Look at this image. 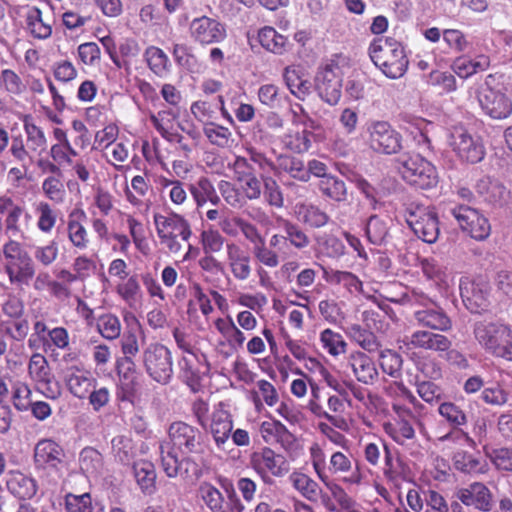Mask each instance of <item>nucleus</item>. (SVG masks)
Wrapping results in <instances>:
<instances>
[{
  "label": "nucleus",
  "instance_id": "44",
  "mask_svg": "<svg viewBox=\"0 0 512 512\" xmlns=\"http://www.w3.org/2000/svg\"><path fill=\"white\" fill-rule=\"evenodd\" d=\"M261 46L274 54H283L286 51L287 38L279 34L273 27L266 26L258 33Z\"/></svg>",
  "mask_w": 512,
  "mask_h": 512
},
{
  "label": "nucleus",
  "instance_id": "36",
  "mask_svg": "<svg viewBox=\"0 0 512 512\" xmlns=\"http://www.w3.org/2000/svg\"><path fill=\"white\" fill-rule=\"evenodd\" d=\"M25 22L27 30L34 38L47 39L52 34L51 25L43 19L42 12L38 7H26Z\"/></svg>",
  "mask_w": 512,
  "mask_h": 512
},
{
  "label": "nucleus",
  "instance_id": "37",
  "mask_svg": "<svg viewBox=\"0 0 512 512\" xmlns=\"http://www.w3.org/2000/svg\"><path fill=\"white\" fill-rule=\"evenodd\" d=\"M23 128L26 134V145L29 153L41 155L47 149V138L44 131L37 126L31 117L23 120Z\"/></svg>",
  "mask_w": 512,
  "mask_h": 512
},
{
  "label": "nucleus",
  "instance_id": "63",
  "mask_svg": "<svg viewBox=\"0 0 512 512\" xmlns=\"http://www.w3.org/2000/svg\"><path fill=\"white\" fill-rule=\"evenodd\" d=\"M114 458L123 464H129L134 457L132 440L126 435H117L111 441Z\"/></svg>",
  "mask_w": 512,
  "mask_h": 512
},
{
  "label": "nucleus",
  "instance_id": "53",
  "mask_svg": "<svg viewBox=\"0 0 512 512\" xmlns=\"http://www.w3.org/2000/svg\"><path fill=\"white\" fill-rule=\"evenodd\" d=\"M145 60L151 71L157 76L163 77L169 72L170 62L165 52L156 47L149 46L144 53Z\"/></svg>",
  "mask_w": 512,
  "mask_h": 512
},
{
  "label": "nucleus",
  "instance_id": "55",
  "mask_svg": "<svg viewBox=\"0 0 512 512\" xmlns=\"http://www.w3.org/2000/svg\"><path fill=\"white\" fill-rule=\"evenodd\" d=\"M438 413L452 428H461L468 423L466 412L453 402L439 403Z\"/></svg>",
  "mask_w": 512,
  "mask_h": 512
},
{
  "label": "nucleus",
  "instance_id": "33",
  "mask_svg": "<svg viewBox=\"0 0 512 512\" xmlns=\"http://www.w3.org/2000/svg\"><path fill=\"white\" fill-rule=\"evenodd\" d=\"M189 191L197 208L203 207L207 202L215 206L220 203V197L212 182L206 177H201L195 183L190 184Z\"/></svg>",
  "mask_w": 512,
  "mask_h": 512
},
{
  "label": "nucleus",
  "instance_id": "30",
  "mask_svg": "<svg viewBox=\"0 0 512 512\" xmlns=\"http://www.w3.org/2000/svg\"><path fill=\"white\" fill-rule=\"evenodd\" d=\"M116 370L119 377V385L123 392V398L131 397L138 385V373L134 359L118 358Z\"/></svg>",
  "mask_w": 512,
  "mask_h": 512
},
{
  "label": "nucleus",
  "instance_id": "57",
  "mask_svg": "<svg viewBox=\"0 0 512 512\" xmlns=\"http://www.w3.org/2000/svg\"><path fill=\"white\" fill-rule=\"evenodd\" d=\"M365 232L372 244H383L389 235L388 220L377 215L371 216L367 221Z\"/></svg>",
  "mask_w": 512,
  "mask_h": 512
},
{
  "label": "nucleus",
  "instance_id": "52",
  "mask_svg": "<svg viewBox=\"0 0 512 512\" xmlns=\"http://www.w3.org/2000/svg\"><path fill=\"white\" fill-rule=\"evenodd\" d=\"M260 433L265 442H287L292 438L291 433L280 421L271 419L263 421L260 425Z\"/></svg>",
  "mask_w": 512,
  "mask_h": 512
},
{
  "label": "nucleus",
  "instance_id": "11",
  "mask_svg": "<svg viewBox=\"0 0 512 512\" xmlns=\"http://www.w3.org/2000/svg\"><path fill=\"white\" fill-rule=\"evenodd\" d=\"M343 72L341 67L334 63L321 66L315 77V87L319 96L328 104L336 105L342 95Z\"/></svg>",
  "mask_w": 512,
  "mask_h": 512
},
{
  "label": "nucleus",
  "instance_id": "22",
  "mask_svg": "<svg viewBox=\"0 0 512 512\" xmlns=\"http://www.w3.org/2000/svg\"><path fill=\"white\" fill-rule=\"evenodd\" d=\"M226 263L232 276L238 281H246L252 273V258L240 245L228 242L225 245Z\"/></svg>",
  "mask_w": 512,
  "mask_h": 512
},
{
  "label": "nucleus",
  "instance_id": "21",
  "mask_svg": "<svg viewBox=\"0 0 512 512\" xmlns=\"http://www.w3.org/2000/svg\"><path fill=\"white\" fill-rule=\"evenodd\" d=\"M455 497L465 506H472L482 512L493 509V494L482 482H473L456 490Z\"/></svg>",
  "mask_w": 512,
  "mask_h": 512
},
{
  "label": "nucleus",
  "instance_id": "43",
  "mask_svg": "<svg viewBox=\"0 0 512 512\" xmlns=\"http://www.w3.org/2000/svg\"><path fill=\"white\" fill-rule=\"evenodd\" d=\"M384 431L398 444L415 437V430L408 419H392L384 423Z\"/></svg>",
  "mask_w": 512,
  "mask_h": 512
},
{
  "label": "nucleus",
  "instance_id": "4",
  "mask_svg": "<svg viewBox=\"0 0 512 512\" xmlns=\"http://www.w3.org/2000/svg\"><path fill=\"white\" fill-rule=\"evenodd\" d=\"M373 63L391 79L402 77L408 68V58L404 47L391 38L375 39L369 46Z\"/></svg>",
  "mask_w": 512,
  "mask_h": 512
},
{
  "label": "nucleus",
  "instance_id": "50",
  "mask_svg": "<svg viewBox=\"0 0 512 512\" xmlns=\"http://www.w3.org/2000/svg\"><path fill=\"white\" fill-rule=\"evenodd\" d=\"M28 375L38 384H49L51 381V372L47 359L40 353L31 355L28 363Z\"/></svg>",
  "mask_w": 512,
  "mask_h": 512
},
{
  "label": "nucleus",
  "instance_id": "38",
  "mask_svg": "<svg viewBox=\"0 0 512 512\" xmlns=\"http://www.w3.org/2000/svg\"><path fill=\"white\" fill-rule=\"evenodd\" d=\"M489 65L490 60L486 55H478L474 59L462 56L455 59L452 69L459 77L468 78L473 74L485 71Z\"/></svg>",
  "mask_w": 512,
  "mask_h": 512
},
{
  "label": "nucleus",
  "instance_id": "64",
  "mask_svg": "<svg viewBox=\"0 0 512 512\" xmlns=\"http://www.w3.org/2000/svg\"><path fill=\"white\" fill-rule=\"evenodd\" d=\"M33 257L40 266H51L59 257L58 242L52 239L44 245L35 246L33 249Z\"/></svg>",
  "mask_w": 512,
  "mask_h": 512
},
{
  "label": "nucleus",
  "instance_id": "1",
  "mask_svg": "<svg viewBox=\"0 0 512 512\" xmlns=\"http://www.w3.org/2000/svg\"><path fill=\"white\" fill-rule=\"evenodd\" d=\"M168 441L160 443L161 466L170 478L196 475L198 465L190 456L204 452L201 431L186 422L175 421L168 428Z\"/></svg>",
  "mask_w": 512,
  "mask_h": 512
},
{
  "label": "nucleus",
  "instance_id": "49",
  "mask_svg": "<svg viewBox=\"0 0 512 512\" xmlns=\"http://www.w3.org/2000/svg\"><path fill=\"white\" fill-rule=\"evenodd\" d=\"M319 340L322 348L333 357L345 354L347 351L348 345L343 336L330 328L321 331Z\"/></svg>",
  "mask_w": 512,
  "mask_h": 512
},
{
  "label": "nucleus",
  "instance_id": "47",
  "mask_svg": "<svg viewBox=\"0 0 512 512\" xmlns=\"http://www.w3.org/2000/svg\"><path fill=\"white\" fill-rule=\"evenodd\" d=\"M312 136L308 130L290 131L282 137V144L293 153L302 154L311 148Z\"/></svg>",
  "mask_w": 512,
  "mask_h": 512
},
{
  "label": "nucleus",
  "instance_id": "10",
  "mask_svg": "<svg viewBox=\"0 0 512 512\" xmlns=\"http://www.w3.org/2000/svg\"><path fill=\"white\" fill-rule=\"evenodd\" d=\"M222 487L227 493L226 505L223 494L211 483H201L198 493L202 501L212 512H243L244 505L235 493L232 483L224 480Z\"/></svg>",
  "mask_w": 512,
  "mask_h": 512
},
{
  "label": "nucleus",
  "instance_id": "61",
  "mask_svg": "<svg viewBox=\"0 0 512 512\" xmlns=\"http://www.w3.org/2000/svg\"><path fill=\"white\" fill-rule=\"evenodd\" d=\"M116 291L130 307H134L142 297L141 287L136 276H131L118 284Z\"/></svg>",
  "mask_w": 512,
  "mask_h": 512
},
{
  "label": "nucleus",
  "instance_id": "5",
  "mask_svg": "<svg viewBox=\"0 0 512 512\" xmlns=\"http://www.w3.org/2000/svg\"><path fill=\"white\" fill-rule=\"evenodd\" d=\"M409 300L412 304L418 306L413 313V317L419 326L440 332H447L452 329L451 318L425 292L420 289H413L410 292Z\"/></svg>",
  "mask_w": 512,
  "mask_h": 512
},
{
  "label": "nucleus",
  "instance_id": "56",
  "mask_svg": "<svg viewBox=\"0 0 512 512\" xmlns=\"http://www.w3.org/2000/svg\"><path fill=\"white\" fill-rule=\"evenodd\" d=\"M96 327L100 335L109 341L118 339L122 331L119 318L112 313L100 315L97 318Z\"/></svg>",
  "mask_w": 512,
  "mask_h": 512
},
{
  "label": "nucleus",
  "instance_id": "45",
  "mask_svg": "<svg viewBox=\"0 0 512 512\" xmlns=\"http://www.w3.org/2000/svg\"><path fill=\"white\" fill-rule=\"evenodd\" d=\"M65 512H104L99 503H93L89 493L75 495L68 493L65 496Z\"/></svg>",
  "mask_w": 512,
  "mask_h": 512
},
{
  "label": "nucleus",
  "instance_id": "59",
  "mask_svg": "<svg viewBox=\"0 0 512 512\" xmlns=\"http://www.w3.org/2000/svg\"><path fill=\"white\" fill-rule=\"evenodd\" d=\"M347 335L361 348L368 352L376 351L379 347V343L375 335L358 324L349 326L347 329Z\"/></svg>",
  "mask_w": 512,
  "mask_h": 512
},
{
  "label": "nucleus",
  "instance_id": "35",
  "mask_svg": "<svg viewBox=\"0 0 512 512\" xmlns=\"http://www.w3.org/2000/svg\"><path fill=\"white\" fill-rule=\"evenodd\" d=\"M424 276L432 281L440 289L447 288L451 280V274L446 266L434 258H424L420 261Z\"/></svg>",
  "mask_w": 512,
  "mask_h": 512
},
{
  "label": "nucleus",
  "instance_id": "14",
  "mask_svg": "<svg viewBox=\"0 0 512 512\" xmlns=\"http://www.w3.org/2000/svg\"><path fill=\"white\" fill-rule=\"evenodd\" d=\"M370 147L384 154H395L402 148L401 135L386 121H372L367 128Z\"/></svg>",
  "mask_w": 512,
  "mask_h": 512
},
{
  "label": "nucleus",
  "instance_id": "28",
  "mask_svg": "<svg viewBox=\"0 0 512 512\" xmlns=\"http://www.w3.org/2000/svg\"><path fill=\"white\" fill-rule=\"evenodd\" d=\"M86 219V213L83 210L72 211L67 221V237L71 245L80 250H86L89 246L88 231L82 221Z\"/></svg>",
  "mask_w": 512,
  "mask_h": 512
},
{
  "label": "nucleus",
  "instance_id": "12",
  "mask_svg": "<svg viewBox=\"0 0 512 512\" xmlns=\"http://www.w3.org/2000/svg\"><path fill=\"white\" fill-rule=\"evenodd\" d=\"M250 466L265 484H271L272 477H283L289 471L285 458L270 448L253 453Z\"/></svg>",
  "mask_w": 512,
  "mask_h": 512
},
{
  "label": "nucleus",
  "instance_id": "18",
  "mask_svg": "<svg viewBox=\"0 0 512 512\" xmlns=\"http://www.w3.org/2000/svg\"><path fill=\"white\" fill-rule=\"evenodd\" d=\"M202 428L211 434L216 447L223 450L233 429V419L228 406L223 402L215 405L208 419V427Z\"/></svg>",
  "mask_w": 512,
  "mask_h": 512
},
{
  "label": "nucleus",
  "instance_id": "20",
  "mask_svg": "<svg viewBox=\"0 0 512 512\" xmlns=\"http://www.w3.org/2000/svg\"><path fill=\"white\" fill-rule=\"evenodd\" d=\"M479 103L485 114L493 119H505L512 114V100L502 90L485 87L479 94Z\"/></svg>",
  "mask_w": 512,
  "mask_h": 512
},
{
  "label": "nucleus",
  "instance_id": "40",
  "mask_svg": "<svg viewBox=\"0 0 512 512\" xmlns=\"http://www.w3.org/2000/svg\"><path fill=\"white\" fill-rule=\"evenodd\" d=\"M33 210L37 229L45 235L51 234L57 223V211L44 200L35 202Z\"/></svg>",
  "mask_w": 512,
  "mask_h": 512
},
{
  "label": "nucleus",
  "instance_id": "62",
  "mask_svg": "<svg viewBox=\"0 0 512 512\" xmlns=\"http://www.w3.org/2000/svg\"><path fill=\"white\" fill-rule=\"evenodd\" d=\"M350 134H345L344 130L339 131L331 129L325 137V145L327 149L337 156H346L349 152Z\"/></svg>",
  "mask_w": 512,
  "mask_h": 512
},
{
  "label": "nucleus",
  "instance_id": "6",
  "mask_svg": "<svg viewBox=\"0 0 512 512\" xmlns=\"http://www.w3.org/2000/svg\"><path fill=\"white\" fill-rule=\"evenodd\" d=\"M398 171L407 183L420 189L433 188L438 182L435 167L419 154L400 157Z\"/></svg>",
  "mask_w": 512,
  "mask_h": 512
},
{
  "label": "nucleus",
  "instance_id": "2",
  "mask_svg": "<svg viewBox=\"0 0 512 512\" xmlns=\"http://www.w3.org/2000/svg\"><path fill=\"white\" fill-rule=\"evenodd\" d=\"M473 334L489 355L512 361V329L498 320H481L474 324Z\"/></svg>",
  "mask_w": 512,
  "mask_h": 512
},
{
  "label": "nucleus",
  "instance_id": "42",
  "mask_svg": "<svg viewBox=\"0 0 512 512\" xmlns=\"http://www.w3.org/2000/svg\"><path fill=\"white\" fill-rule=\"evenodd\" d=\"M176 115L171 110H161L150 115V121L160 135L168 141L180 140L181 136L173 132Z\"/></svg>",
  "mask_w": 512,
  "mask_h": 512
},
{
  "label": "nucleus",
  "instance_id": "23",
  "mask_svg": "<svg viewBox=\"0 0 512 512\" xmlns=\"http://www.w3.org/2000/svg\"><path fill=\"white\" fill-rule=\"evenodd\" d=\"M8 492L19 500H30L38 491V483L35 478L20 470H10L5 480Z\"/></svg>",
  "mask_w": 512,
  "mask_h": 512
},
{
  "label": "nucleus",
  "instance_id": "13",
  "mask_svg": "<svg viewBox=\"0 0 512 512\" xmlns=\"http://www.w3.org/2000/svg\"><path fill=\"white\" fill-rule=\"evenodd\" d=\"M451 213L461 230L466 232L473 239L482 241L490 235V223L477 209L461 205L453 208Z\"/></svg>",
  "mask_w": 512,
  "mask_h": 512
},
{
  "label": "nucleus",
  "instance_id": "27",
  "mask_svg": "<svg viewBox=\"0 0 512 512\" xmlns=\"http://www.w3.org/2000/svg\"><path fill=\"white\" fill-rule=\"evenodd\" d=\"M5 272L9 282L17 287L28 286L35 276V264L29 255L26 258L5 263Z\"/></svg>",
  "mask_w": 512,
  "mask_h": 512
},
{
  "label": "nucleus",
  "instance_id": "34",
  "mask_svg": "<svg viewBox=\"0 0 512 512\" xmlns=\"http://www.w3.org/2000/svg\"><path fill=\"white\" fill-rule=\"evenodd\" d=\"M323 278L332 285H341L351 294L362 292V282L349 271H341L322 267Z\"/></svg>",
  "mask_w": 512,
  "mask_h": 512
},
{
  "label": "nucleus",
  "instance_id": "26",
  "mask_svg": "<svg viewBox=\"0 0 512 512\" xmlns=\"http://www.w3.org/2000/svg\"><path fill=\"white\" fill-rule=\"evenodd\" d=\"M214 326L223 338L220 344L227 346L231 353L243 348L246 337L244 332L234 323L231 316L217 318L214 321Z\"/></svg>",
  "mask_w": 512,
  "mask_h": 512
},
{
  "label": "nucleus",
  "instance_id": "15",
  "mask_svg": "<svg viewBox=\"0 0 512 512\" xmlns=\"http://www.w3.org/2000/svg\"><path fill=\"white\" fill-rule=\"evenodd\" d=\"M460 295L466 308L472 313H480L489 305L490 286L481 279L464 277L459 284Z\"/></svg>",
  "mask_w": 512,
  "mask_h": 512
},
{
  "label": "nucleus",
  "instance_id": "39",
  "mask_svg": "<svg viewBox=\"0 0 512 512\" xmlns=\"http://www.w3.org/2000/svg\"><path fill=\"white\" fill-rule=\"evenodd\" d=\"M456 470L467 474H484L487 472V464L480 456L467 451L459 450L452 458Z\"/></svg>",
  "mask_w": 512,
  "mask_h": 512
},
{
  "label": "nucleus",
  "instance_id": "41",
  "mask_svg": "<svg viewBox=\"0 0 512 512\" xmlns=\"http://www.w3.org/2000/svg\"><path fill=\"white\" fill-rule=\"evenodd\" d=\"M318 187L322 195L335 202H345L348 198L345 182L334 175L321 179Z\"/></svg>",
  "mask_w": 512,
  "mask_h": 512
},
{
  "label": "nucleus",
  "instance_id": "7",
  "mask_svg": "<svg viewBox=\"0 0 512 512\" xmlns=\"http://www.w3.org/2000/svg\"><path fill=\"white\" fill-rule=\"evenodd\" d=\"M405 218L415 235L424 242L432 244L437 241L440 229L437 213L433 207L410 203L406 207Z\"/></svg>",
  "mask_w": 512,
  "mask_h": 512
},
{
  "label": "nucleus",
  "instance_id": "8",
  "mask_svg": "<svg viewBox=\"0 0 512 512\" xmlns=\"http://www.w3.org/2000/svg\"><path fill=\"white\" fill-rule=\"evenodd\" d=\"M142 362L147 374L160 384L170 382L173 375L171 351L163 344L151 343L142 353Z\"/></svg>",
  "mask_w": 512,
  "mask_h": 512
},
{
  "label": "nucleus",
  "instance_id": "17",
  "mask_svg": "<svg viewBox=\"0 0 512 512\" xmlns=\"http://www.w3.org/2000/svg\"><path fill=\"white\" fill-rule=\"evenodd\" d=\"M63 448L52 439H41L35 447L33 461L35 469L42 471H58L64 464Z\"/></svg>",
  "mask_w": 512,
  "mask_h": 512
},
{
  "label": "nucleus",
  "instance_id": "51",
  "mask_svg": "<svg viewBox=\"0 0 512 512\" xmlns=\"http://www.w3.org/2000/svg\"><path fill=\"white\" fill-rule=\"evenodd\" d=\"M292 486L307 500L316 501L319 495V485L308 475L301 472H293L289 476Z\"/></svg>",
  "mask_w": 512,
  "mask_h": 512
},
{
  "label": "nucleus",
  "instance_id": "60",
  "mask_svg": "<svg viewBox=\"0 0 512 512\" xmlns=\"http://www.w3.org/2000/svg\"><path fill=\"white\" fill-rule=\"evenodd\" d=\"M203 132L209 142L215 146L224 148L233 142L231 131L227 127L213 122L206 123L203 126Z\"/></svg>",
  "mask_w": 512,
  "mask_h": 512
},
{
  "label": "nucleus",
  "instance_id": "24",
  "mask_svg": "<svg viewBox=\"0 0 512 512\" xmlns=\"http://www.w3.org/2000/svg\"><path fill=\"white\" fill-rule=\"evenodd\" d=\"M64 380L69 392L79 399L86 398L97 383L91 372L79 366L68 367L65 370Z\"/></svg>",
  "mask_w": 512,
  "mask_h": 512
},
{
  "label": "nucleus",
  "instance_id": "25",
  "mask_svg": "<svg viewBox=\"0 0 512 512\" xmlns=\"http://www.w3.org/2000/svg\"><path fill=\"white\" fill-rule=\"evenodd\" d=\"M347 361L353 375L359 382L369 385L378 379L379 373L376 364L367 354L354 351L348 356Z\"/></svg>",
  "mask_w": 512,
  "mask_h": 512
},
{
  "label": "nucleus",
  "instance_id": "31",
  "mask_svg": "<svg viewBox=\"0 0 512 512\" xmlns=\"http://www.w3.org/2000/svg\"><path fill=\"white\" fill-rule=\"evenodd\" d=\"M294 214L298 221L312 228L323 227L329 221L327 213L312 203H297L294 206Z\"/></svg>",
  "mask_w": 512,
  "mask_h": 512
},
{
  "label": "nucleus",
  "instance_id": "29",
  "mask_svg": "<svg viewBox=\"0 0 512 512\" xmlns=\"http://www.w3.org/2000/svg\"><path fill=\"white\" fill-rule=\"evenodd\" d=\"M326 471L333 475L347 474L351 472L349 476H346L342 479L345 484L350 485H359L363 478L362 473L358 468L352 471L351 459L349 456L340 451H336L331 454L329 463L326 467Z\"/></svg>",
  "mask_w": 512,
  "mask_h": 512
},
{
  "label": "nucleus",
  "instance_id": "46",
  "mask_svg": "<svg viewBox=\"0 0 512 512\" xmlns=\"http://www.w3.org/2000/svg\"><path fill=\"white\" fill-rule=\"evenodd\" d=\"M283 76L290 92L298 99L304 100L309 95L311 84L296 68L286 67Z\"/></svg>",
  "mask_w": 512,
  "mask_h": 512
},
{
  "label": "nucleus",
  "instance_id": "3",
  "mask_svg": "<svg viewBox=\"0 0 512 512\" xmlns=\"http://www.w3.org/2000/svg\"><path fill=\"white\" fill-rule=\"evenodd\" d=\"M153 221L162 248L169 254H179L182 241L187 242L192 236L189 221L176 212L155 213Z\"/></svg>",
  "mask_w": 512,
  "mask_h": 512
},
{
  "label": "nucleus",
  "instance_id": "32",
  "mask_svg": "<svg viewBox=\"0 0 512 512\" xmlns=\"http://www.w3.org/2000/svg\"><path fill=\"white\" fill-rule=\"evenodd\" d=\"M250 396L257 411H261L264 404L273 407L279 401V395L275 386L265 379L257 380L254 383Z\"/></svg>",
  "mask_w": 512,
  "mask_h": 512
},
{
  "label": "nucleus",
  "instance_id": "48",
  "mask_svg": "<svg viewBox=\"0 0 512 512\" xmlns=\"http://www.w3.org/2000/svg\"><path fill=\"white\" fill-rule=\"evenodd\" d=\"M134 476L140 489L151 494L155 488L156 473L154 465L149 461H139L134 464Z\"/></svg>",
  "mask_w": 512,
  "mask_h": 512
},
{
  "label": "nucleus",
  "instance_id": "58",
  "mask_svg": "<svg viewBox=\"0 0 512 512\" xmlns=\"http://www.w3.org/2000/svg\"><path fill=\"white\" fill-rule=\"evenodd\" d=\"M278 168L288 173L296 180L302 182L309 181V172L307 171L304 162L298 158L281 155L278 158Z\"/></svg>",
  "mask_w": 512,
  "mask_h": 512
},
{
  "label": "nucleus",
  "instance_id": "16",
  "mask_svg": "<svg viewBox=\"0 0 512 512\" xmlns=\"http://www.w3.org/2000/svg\"><path fill=\"white\" fill-rule=\"evenodd\" d=\"M400 349L407 351L414 349L446 352L452 346V341L445 335L428 330H417L400 340Z\"/></svg>",
  "mask_w": 512,
  "mask_h": 512
},
{
  "label": "nucleus",
  "instance_id": "9",
  "mask_svg": "<svg viewBox=\"0 0 512 512\" xmlns=\"http://www.w3.org/2000/svg\"><path fill=\"white\" fill-rule=\"evenodd\" d=\"M449 145L461 160L468 163H478L485 156L480 138L462 125H456L450 130Z\"/></svg>",
  "mask_w": 512,
  "mask_h": 512
},
{
  "label": "nucleus",
  "instance_id": "54",
  "mask_svg": "<svg viewBox=\"0 0 512 512\" xmlns=\"http://www.w3.org/2000/svg\"><path fill=\"white\" fill-rule=\"evenodd\" d=\"M79 466L86 475L96 476L103 468V457L96 449L86 447L80 452Z\"/></svg>",
  "mask_w": 512,
  "mask_h": 512
},
{
  "label": "nucleus",
  "instance_id": "19",
  "mask_svg": "<svg viewBox=\"0 0 512 512\" xmlns=\"http://www.w3.org/2000/svg\"><path fill=\"white\" fill-rule=\"evenodd\" d=\"M189 31L191 38L201 45L219 43L226 38L225 26L207 16L194 18L190 22Z\"/></svg>",
  "mask_w": 512,
  "mask_h": 512
}]
</instances>
